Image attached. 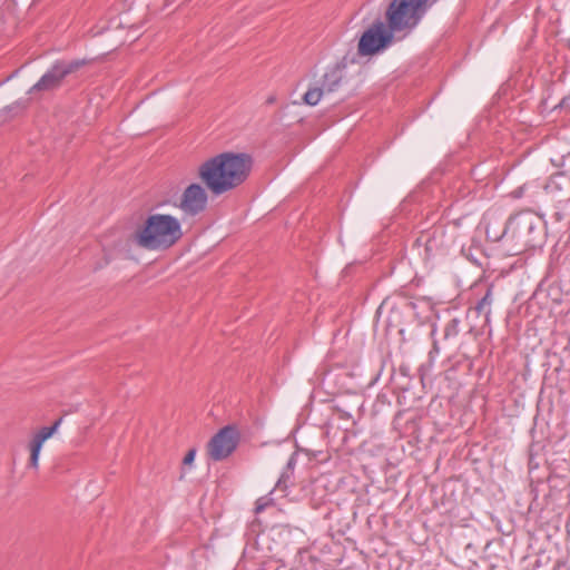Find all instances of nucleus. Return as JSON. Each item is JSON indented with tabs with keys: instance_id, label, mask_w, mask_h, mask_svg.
Masks as SVG:
<instances>
[{
	"instance_id": "1",
	"label": "nucleus",
	"mask_w": 570,
	"mask_h": 570,
	"mask_svg": "<svg viewBox=\"0 0 570 570\" xmlns=\"http://www.w3.org/2000/svg\"><path fill=\"white\" fill-rule=\"evenodd\" d=\"M253 169L246 153L224 151L207 158L197 167L199 180L214 195H223L243 185Z\"/></svg>"
},
{
	"instance_id": "2",
	"label": "nucleus",
	"mask_w": 570,
	"mask_h": 570,
	"mask_svg": "<svg viewBox=\"0 0 570 570\" xmlns=\"http://www.w3.org/2000/svg\"><path fill=\"white\" fill-rule=\"evenodd\" d=\"M184 236L183 224L177 216L153 213L142 219L129 235V243L147 252H166Z\"/></svg>"
},
{
	"instance_id": "3",
	"label": "nucleus",
	"mask_w": 570,
	"mask_h": 570,
	"mask_svg": "<svg viewBox=\"0 0 570 570\" xmlns=\"http://www.w3.org/2000/svg\"><path fill=\"white\" fill-rule=\"evenodd\" d=\"M540 232V218L532 212H522L509 219L503 238L513 243L512 250L518 254L533 247Z\"/></svg>"
},
{
	"instance_id": "4",
	"label": "nucleus",
	"mask_w": 570,
	"mask_h": 570,
	"mask_svg": "<svg viewBox=\"0 0 570 570\" xmlns=\"http://www.w3.org/2000/svg\"><path fill=\"white\" fill-rule=\"evenodd\" d=\"M429 0H391L385 10V21L397 32H411L422 20Z\"/></svg>"
},
{
	"instance_id": "5",
	"label": "nucleus",
	"mask_w": 570,
	"mask_h": 570,
	"mask_svg": "<svg viewBox=\"0 0 570 570\" xmlns=\"http://www.w3.org/2000/svg\"><path fill=\"white\" fill-rule=\"evenodd\" d=\"M396 30H392L389 23L376 21L370 26L360 37L357 53L361 57H373L387 49L393 40Z\"/></svg>"
},
{
	"instance_id": "6",
	"label": "nucleus",
	"mask_w": 570,
	"mask_h": 570,
	"mask_svg": "<svg viewBox=\"0 0 570 570\" xmlns=\"http://www.w3.org/2000/svg\"><path fill=\"white\" fill-rule=\"evenodd\" d=\"M209 189L206 185L193 181L189 183L180 193L176 208L180 210L184 217H196L205 213L209 204Z\"/></svg>"
},
{
	"instance_id": "7",
	"label": "nucleus",
	"mask_w": 570,
	"mask_h": 570,
	"mask_svg": "<svg viewBox=\"0 0 570 570\" xmlns=\"http://www.w3.org/2000/svg\"><path fill=\"white\" fill-rule=\"evenodd\" d=\"M239 432L235 426L220 429L207 443V455L214 461L227 459L237 448Z\"/></svg>"
},
{
	"instance_id": "8",
	"label": "nucleus",
	"mask_w": 570,
	"mask_h": 570,
	"mask_svg": "<svg viewBox=\"0 0 570 570\" xmlns=\"http://www.w3.org/2000/svg\"><path fill=\"white\" fill-rule=\"evenodd\" d=\"M83 65V61L75 60L69 62H57L42 76L31 90H50L59 86L60 81L69 73L76 71Z\"/></svg>"
},
{
	"instance_id": "9",
	"label": "nucleus",
	"mask_w": 570,
	"mask_h": 570,
	"mask_svg": "<svg viewBox=\"0 0 570 570\" xmlns=\"http://www.w3.org/2000/svg\"><path fill=\"white\" fill-rule=\"evenodd\" d=\"M61 420L56 421L51 426H42L35 432L27 444L29 451V466L37 470L40 462V453L43 444L58 431Z\"/></svg>"
},
{
	"instance_id": "10",
	"label": "nucleus",
	"mask_w": 570,
	"mask_h": 570,
	"mask_svg": "<svg viewBox=\"0 0 570 570\" xmlns=\"http://www.w3.org/2000/svg\"><path fill=\"white\" fill-rule=\"evenodd\" d=\"M341 80L342 76L338 70L334 69L326 72L321 86H312L305 92L304 102L309 106L317 105L325 92H333L337 89Z\"/></svg>"
},
{
	"instance_id": "11",
	"label": "nucleus",
	"mask_w": 570,
	"mask_h": 570,
	"mask_svg": "<svg viewBox=\"0 0 570 570\" xmlns=\"http://www.w3.org/2000/svg\"><path fill=\"white\" fill-rule=\"evenodd\" d=\"M195 458H196V450H195V449H190V450L186 453V455H185V458H184V460H183V463H184L185 465H191V464H193V462L195 461Z\"/></svg>"
},
{
	"instance_id": "12",
	"label": "nucleus",
	"mask_w": 570,
	"mask_h": 570,
	"mask_svg": "<svg viewBox=\"0 0 570 570\" xmlns=\"http://www.w3.org/2000/svg\"><path fill=\"white\" fill-rule=\"evenodd\" d=\"M489 296H490V295H489V294H487V295L484 296V298H483V302H489Z\"/></svg>"
},
{
	"instance_id": "13",
	"label": "nucleus",
	"mask_w": 570,
	"mask_h": 570,
	"mask_svg": "<svg viewBox=\"0 0 570 570\" xmlns=\"http://www.w3.org/2000/svg\"><path fill=\"white\" fill-rule=\"evenodd\" d=\"M489 296H490V295H489V294H487V295L484 296V298H483V302H489Z\"/></svg>"
}]
</instances>
